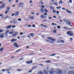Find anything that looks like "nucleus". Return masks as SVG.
<instances>
[{"mask_svg": "<svg viewBox=\"0 0 74 74\" xmlns=\"http://www.w3.org/2000/svg\"><path fill=\"white\" fill-rule=\"evenodd\" d=\"M44 11L46 13H48V12H49L48 11V10L47 9H44Z\"/></svg>", "mask_w": 74, "mask_h": 74, "instance_id": "obj_13", "label": "nucleus"}, {"mask_svg": "<svg viewBox=\"0 0 74 74\" xmlns=\"http://www.w3.org/2000/svg\"><path fill=\"white\" fill-rule=\"evenodd\" d=\"M14 41H15V39L14 38L12 39L11 40V42H14Z\"/></svg>", "mask_w": 74, "mask_h": 74, "instance_id": "obj_30", "label": "nucleus"}, {"mask_svg": "<svg viewBox=\"0 0 74 74\" xmlns=\"http://www.w3.org/2000/svg\"><path fill=\"white\" fill-rule=\"evenodd\" d=\"M66 23L67 25H70L71 22H70V21L68 20L66 21Z\"/></svg>", "mask_w": 74, "mask_h": 74, "instance_id": "obj_11", "label": "nucleus"}, {"mask_svg": "<svg viewBox=\"0 0 74 74\" xmlns=\"http://www.w3.org/2000/svg\"><path fill=\"white\" fill-rule=\"evenodd\" d=\"M67 27H63V28L64 29V30H67Z\"/></svg>", "mask_w": 74, "mask_h": 74, "instance_id": "obj_33", "label": "nucleus"}, {"mask_svg": "<svg viewBox=\"0 0 74 74\" xmlns=\"http://www.w3.org/2000/svg\"><path fill=\"white\" fill-rule=\"evenodd\" d=\"M10 8L9 7H8L7 8V11H10Z\"/></svg>", "mask_w": 74, "mask_h": 74, "instance_id": "obj_21", "label": "nucleus"}, {"mask_svg": "<svg viewBox=\"0 0 74 74\" xmlns=\"http://www.w3.org/2000/svg\"><path fill=\"white\" fill-rule=\"evenodd\" d=\"M57 27L58 29H60V26H57Z\"/></svg>", "mask_w": 74, "mask_h": 74, "instance_id": "obj_48", "label": "nucleus"}, {"mask_svg": "<svg viewBox=\"0 0 74 74\" xmlns=\"http://www.w3.org/2000/svg\"><path fill=\"white\" fill-rule=\"evenodd\" d=\"M29 3H32V1H29Z\"/></svg>", "mask_w": 74, "mask_h": 74, "instance_id": "obj_62", "label": "nucleus"}, {"mask_svg": "<svg viewBox=\"0 0 74 74\" xmlns=\"http://www.w3.org/2000/svg\"><path fill=\"white\" fill-rule=\"evenodd\" d=\"M38 74H43V72L41 71H40L38 72Z\"/></svg>", "mask_w": 74, "mask_h": 74, "instance_id": "obj_10", "label": "nucleus"}, {"mask_svg": "<svg viewBox=\"0 0 74 74\" xmlns=\"http://www.w3.org/2000/svg\"><path fill=\"white\" fill-rule=\"evenodd\" d=\"M23 5H25L24 3L21 2L19 3L18 5V7H23Z\"/></svg>", "mask_w": 74, "mask_h": 74, "instance_id": "obj_2", "label": "nucleus"}, {"mask_svg": "<svg viewBox=\"0 0 74 74\" xmlns=\"http://www.w3.org/2000/svg\"><path fill=\"white\" fill-rule=\"evenodd\" d=\"M53 3H54V5H56V6H57L58 5V3H57L56 2H54Z\"/></svg>", "mask_w": 74, "mask_h": 74, "instance_id": "obj_22", "label": "nucleus"}, {"mask_svg": "<svg viewBox=\"0 0 74 74\" xmlns=\"http://www.w3.org/2000/svg\"><path fill=\"white\" fill-rule=\"evenodd\" d=\"M40 11L41 13H44V10L43 9V8H41L40 9Z\"/></svg>", "mask_w": 74, "mask_h": 74, "instance_id": "obj_15", "label": "nucleus"}, {"mask_svg": "<svg viewBox=\"0 0 74 74\" xmlns=\"http://www.w3.org/2000/svg\"><path fill=\"white\" fill-rule=\"evenodd\" d=\"M59 4H62V1H60L59 2Z\"/></svg>", "mask_w": 74, "mask_h": 74, "instance_id": "obj_40", "label": "nucleus"}, {"mask_svg": "<svg viewBox=\"0 0 74 74\" xmlns=\"http://www.w3.org/2000/svg\"><path fill=\"white\" fill-rule=\"evenodd\" d=\"M51 37H48L47 38V39H48V40H51Z\"/></svg>", "mask_w": 74, "mask_h": 74, "instance_id": "obj_53", "label": "nucleus"}, {"mask_svg": "<svg viewBox=\"0 0 74 74\" xmlns=\"http://www.w3.org/2000/svg\"><path fill=\"white\" fill-rule=\"evenodd\" d=\"M66 11H67L68 13H69V14H71V11H69L67 9L66 10Z\"/></svg>", "mask_w": 74, "mask_h": 74, "instance_id": "obj_18", "label": "nucleus"}, {"mask_svg": "<svg viewBox=\"0 0 74 74\" xmlns=\"http://www.w3.org/2000/svg\"><path fill=\"white\" fill-rule=\"evenodd\" d=\"M16 27V26L15 25H13V26H12V28H14V27Z\"/></svg>", "mask_w": 74, "mask_h": 74, "instance_id": "obj_43", "label": "nucleus"}, {"mask_svg": "<svg viewBox=\"0 0 74 74\" xmlns=\"http://www.w3.org/2000/svg\"><path fill=\"white\" fill-rule=\"evenodd\" d=\"M23 34V32H21L20 34V35H22Z\"/></svg>", "mask_w": 74, "mask_h": 74, "instance_id": "obj_57", "label": "nucleus"}, {"mask_svg": "<svg viewBox=\"0 0 74 74\" xmlns=\"http://www.w3.org/2000/svg\"><path fill=\"white\" fill-rule=\"evenodd\" d=\"M31 13L32 14V15L35 14V13L34 12H31Z\"/></svg>", "mask_w": 74, "mask_h": 74, "instance_id": "obj_46", "label": "nucleus"}, {"mask_svg": "<svg viewBox=\"0 0 74 74\" xmlns=\"http://www.w3.org/2000/svg\"><path fill=\"white\" fill-rule=\"evenodd\" d=\"M56 32H57V31L55 29H54V30L53 31V32L54 33H56Z\"/></svg>", "mask_w": 74, "mask_h": 74, "instance_id": "obj_29", "label": "nucleus"}, {"mask_svg": "<svg viewBox=\"0 0 74 74\" xmlns=\"http://www.w3.org/2000/svg\"><path fill=\"white\" fill-rule=\"evenodd\" d=\"M3 31L1 29H0V33H2Z\"/></svg>", "mask_w": 74, "mask_h": 74, "instance_id": "obj_61", "label": "nucleus"}, {"mask_svg": "<svg viewBox=\"0 0 74 74\" xmlns=\"http://www.w3.org/2000/svg\"><path fill=\"white\" fill-rule=\"evenodd\" d=\"M38 65H39V66H44V64H38Z\"/></svg>", "mask_w": 74, "mask_h": 74, "instance_id": "obj_32", "label": "nucleus"}, {"mask_svg": "<svg viewBox=\"0 0 74 74\" xmlns=\"http://www.w3.org/2000/svg\"><path fill=\"white\" fill-rule=\"evenodd\" d=\"M12 20L13 21H17V19H16V18H13L12 19Z\"/></svg>", "mask_w": 74, "mask_h": 74, "instance_id": "obj_34", "label": "nucleus"}, {"mask_svg": "<svg viewBox=\"0 0 74 74\" xmlns=\"http://www.w3.org/2000/svg\"><path fill=\"white\" fill-rule=\"evenodd\" d=\"M65 42V41H64V40H61V42L63 43V42Z\"/></svg>", "mask_w": 74, "mask_h": 74, "instance_id": "obj_45", "label": "nucleus"}, {"mask_svg": "<svg viewBox=\"0 0 74 74\" xmlns=\"http://www.w3.org/2000/svg\"><path fill=\"white\" fill-rule=\"evenodd\" d=\"M14 47H18V45H17V43L15 42L14 44Z\"/></svg>", "mask_w": 74, "mask_h": 74, "instance_id": "obj_6", "label": "nucleus"}, {"mask_svg": "<svg viewBox=\"0 0 74 74\" xmlns=\"http://www.w3.org/2000/svg\"><path fill=\"white\" fill-rule=\"evenodd\" d=\"M20 50H21V49H20L19 50H17L16 51V52H18V51H20Z\"/></svg>", "mask_w": 74, "mask_h": 74, "instance_id": "obj_38", "label": "nucleus"}, {"mask_svg": "<svg viewBox=\"0 0 74 74\" xmlns=\"http://www.w3.org/2000/svg\"><path fill=\"white\" fill-rule=\"evenodd\" d=\"M5 70L6 71H10V69L9 68L7 69H5Z\"/></svg>", "mask_w": 74, "mask_h": 74, "instance_id": "obj_39", "label": "nucleus"}, {"mask_svg": "<svg viewBox=\"0 0 74 74\" xmlns=\"http://www.w3.org/2000/svg\"><path fill=\"white\" fill-rule=\"evenodd\" d=\"M14 15H15V14L14 13H13L12 14L11 16H14Z\"/></svg>", "mask_w": 74, "mask_h": 74, "instance_id": "obj_58", "label": "nucleus"}, {"mask_svg": "<svg viewBox=\"0 0 74 74\" xmlns=\"http://www.w3.org/2000/svg\"><path fill=\"white\" fill-rule=\"evenodd\" d=\"M43 71L44 74H48V73H47V70L45 69L43 70Z\"/></svg>", "mask_w": 74, "mask_h": 74, "instance_id": "obj_9", "label": "nucleus"}, {"mask_svg": "<svg viewBox=\"0 0 74 74\" xmlns=\"http://www.w3.org/2000/svg\"><path fill=\"white\" fill-rule=\"evenodd\" d=\"M3 48H1L0 49V51H2L3 50Z\"/></svg>", "mask_w": 74, "mask_h": 74, "instance_id": "obj_41", "label": "nucleus"}, {"mask_svg": "<svg viewBox=\"0 0 74 74\" xmlns=\"http://www.w3.org/2000/svg\"><path fill=\"white\" fill-rule=\"evenodd\" d=\"M54 72L56 74H62V70H59V69H56L54 71Z\"/></svg>", "mask_w": 74, "mask_h": 74, "instance_id": "obj_1", "label": "nucleus"}, {"mask_svg": "<svg viewBox=\"0 0 74 74\" xmlns=\"http://www.w3.org/2000/svg\"><path fill=\"white\" fill-rule=\"evenodd\" d=\"M5 69H4L2 70V71H5Z\"/></svg>", "mask_w": 74, "mask_h": 74, "instance_id": "obj_64", "label": "nucleus"}, {"mask_svg": "<svg viewBox=\"0 0 74 74\" xmlns=\"http://www.w3.org/2000/svg\"><path fill=\"white\" fill-rule=\"evenodd\" d=\"M50 8L51 10H54V8H53V7L52 6H51L50 7Z\"/></svg>", "mask_w": 74, "mask_h": 74, "instance_id": "obj_17", "label": "nucleus"}, {"mask_svg": "<svg viewBox=\"0 0 74 74\" xmlns=\"http://www.w3.org/2000/svg\"><path fill=\"white\" fill-rule=\"evenodd\" d=\"M8 11H6L5 12V14H7V13H8Z\"/></svg>", "mask_w": 74, "mask_h": 74, "instance_id": "obj_49", "label": "nucleus"}, {"mask_svg": "<svg viewBox=\"0 0 74 74\" xmlns=\"http://www.w3.org/2000/svg\"><path fill=\"white\" fill-rule=\"evenodd\" d=\"M30 36H31V37H33L34 36V34L33 33H30L29 34Z\"/></svg>", "mask_w": 74, "mask_h": 74, "instance_id": "obj_16", "label": "nucleus"}, {"mask_svg": "<svg viewBox=\"0 0 74 74\" xmlns=\"http://www.w3.org/2000/svg\"><path fill=\"white\" fill-rule=\"evenodd\" d=\"M10 32V31H9V30H7L6 31V32L5 33V34H7V33H8V32Z\"/></svg>", "mask_w": 74, "mask_h": 74, "instance_id": "obj_35", "label": "nucleus"}, {"mask_svg": "<svg viewBox=\"0 0 74 74\" xmlns=\"http://www.w3.org/2000/svg\"><path fill=\"white\" fill-rule=\"evenodd\" d=\"M0 37L1 38H3L4 36L3 35L0 34Z\"/></svg>", "mask_w": 74, "mask_h": 74, "instance_id": "obj_23", "label": "nucleus"}, {"mask_svg": "<svg viewBox=\"0 0 74 74\" xmlns=\"http://www.w3.org/2000/svg\"><path fill=\"white\" fill-rule=\"evenodd\" d=\"M56 13L58 14H59V11H56Z\"/></svg>", "mask_w": 74, "mask_h": 74, "instance_id": "obj_52", "label": "nucleus"}, {"mask_svg": "<svg viewBox=\"0 0 74 74\" xmlns=\"http://www.w3.org/2000/svg\"><path fill=\"white\" fill-rule=\"evenodd\" d=\"M43 27H45V28H46V27H47V26L44 25H43Z\"/></svg>", "mask_w": 74, "mask_h": 74, "instance_id": "obj_37", "label": "nucleus"}, {"mask_svg": "<svg viewBox=\"0 0 74 74\" xmlns=\"http://www.w3.org/2000/svg\"><path fill=\"white\" fill-rule=\"evenodd\" d=\"M54 70L53 69H51L50 70V71H49V73L50 74H53V72Z\"/></svg>", "mask_w": 74, "mask_h": 74, "instance_id": "obj_3", "label": "nucleus"}, {"mask_svg": "<svg viewBox=\"0 0 74 74\" xmlns=\"http://www.w3.org/2000/svg\"><path fill=\"white\" fill-rule=\"evenodd\" d=\"M22 20V19H21V18H18V21H21Z\"/></svg>", "mask_w": 74, "mask_h": 74, "instance_id": "obj_51", "label": "nucleus"}, {"mask_svg": "<svg viewBox=\"0 0 74 74\" xmlns=\"http://www.w3.org/2000/svg\"><path fill=\"white\" fill-rule=\"evenodd\" d=\"M9 18V16H5L4 18V20H5L6 19H7L8 18Z\"/></svg>", "mask_w": 74, "mask_h": 74, "instance_id": "obj_19", "label": "nucleus"}, {"mask_svg": "<svg viewBox=\"0 0 74 74\" xmlns=\"http://www.w3.org/2000/svg\"><path fill=\"white\" fill-rule=\"evenodd\" d=\"M73 72L71 71H70L68 72V74H72Z\"/></svg>", "mask_w": 74, "mask_h": 74, "instance_id": "obj_20", "label": "nucleus"}, {"mask_svg": "<svg viewBox=\"0 0 74 74\" xmlns=\"http://www.w3.org/2000/svg\"><path fill=\"white\" fill-rule=\"evenodd\" d=\"M56 55V54H55L54 53H53L51 55H50V56H55Z\"/></svg>", "mask_w": 74, "mask_h": 74, "instance_id": "obj_36", "label": "nucleus"}, {"mask_svg": "<svg viewBox=\"0 0 74 74\" xmlns=\"http://www.w3.org/2000/svg\"><path fill=\"white\" fill-rule=\"evenodd\" d=\"M18 35V32H16L15 34L12 36L13 37H15V36H16Z\"/></svg>", "mask_w": 74, "mask_h": 74, "instance_id": "obj_8", "label": "nucleus"}, {"mask_svg": "<svg viewBox=\"0 0 74 74\" xmlns=\"http://www.w3.org/2000/svg\"><path fill=\"white\" fill-rule=\"evenodd\" d=\"M71 32H72V31H69L66 32V34H67L69 35V34H70Z\"/></svg>", "mask_w": 74, "mask_h": 74, "instance_id": "obj_12", "label": "nucleus"}, {"mask_svg": "<svg viewBox=\"0 0 74 74\" xmlns=\"http://www.w3.org/2000/svg\"><path fill=\"white\" fill-rule=\"evenodd\" d=\"M50 40H51V41H54L56 40H55V39H53L51 38Z\"/></svg>", "mask_w": 74, "mask_h": 74, "instance_id": "obj_28", "label": "nucleus"}, {"mask_svg": "<svg viewBox=\"0 0 74 74\" xmlns=\"http://www.w3.org/2000/svg\"><path fill=\"white\" fill-rule=\"evenodd\" d=\"M46 41H47L48 42H50V41L49 40H46Z\"/></svg>", "mask_w": 74, "mask_h": 74, "instance_id": "obj_56", "label": "nucleus"}, {"mask_svg": "<svg viewBox=\"0 0 74 74\" xmlns=\"http://www.w3.org/2000/svg\"><path fill=\"white\" fill-rule=\"evenodd\" d=\"M16 23V21H14L13 22V23L14 24V23Z\"/></svg>", "mask_w": 74, "mask_h": 74, "instance_id": "obj_59", "label": "nucleus"}, {"mask_svg": "<svg viewBox=\"0 0 74 74\" xmlns=\"http://www.w3.org/2000/svg\"><path fill=\"white\" fill-rule=\"evenodd\" d=\"M13 33H14V32H11L9 33V34H12Z\"/></svg>", "mask_w": 74, "mask_h": 74, "instance_id": "obj_27", "label": "nucleus"}, {"mask_svg": "<svg viewBox=\"0 0 74 74\" xmlns=\"http://www.w3.org/2000/svg\"><path fill=\"white\" fill-rule=\"evenodd\" d=\"M5 6V3H3L1 6V8H3Z\"/></svg>", "mask_w": 74, "mask_h": 74, "instance_id": "obj_5", "label": "nucleus"}, {"mask_svg": "<svg viewBox=\"0 0 74 74\" xmlns=\"http://www.w3.org/2000/svg\"><path fill=\"white\" fill-rule=\"evenodd\" d=\"M26 64H30L31 63H33V61L32 60H31L30 61H26Z\"/></svg>", "mask_w": 74, "mask_h": 74, "instance_id": "obj_4", "label": "nucleus"}, {"mask_svg": "<svg viewBox=\"0 0 74 74\" xmlns=\"http://www.w3.org/2000/svg\"><path fill=\"white\" fill-rule=\"evenodd\" d=\"M42 8H45V6H44L42 5Z\"/></svg>", "mask_w": 74, "mask_h": 74, "instance_id": "obj_63", "label": "nucleus"}, {"mask_svg": "<svg viewBox=\"0 0 74 74\" xmlns=\"http://www.w3.org/2000/svg\"><path fill=\"white\" fill-rule=\"evenodd\" d=\"M43 21V22H47V20H44Z\"/></svg>", "mask_w": 74, "mask_h": 74, "instance_id": "obj_55", "label": "nucleus"}, {"mask_svg": "<svg viewBox=\"0 0 74 74\" xmlns=\"http://www.w3.org/2000/svg\"><path fill=\"white\" fill-rule=\"evenodd\" d=\"M73 35V34L71 33L70 34H68V36H72Z\"/></svg>", "mask_w": 74, "mask_h": 74, "instance_id": "obj_31", "label": "nucleus"}, {"mask_svg": "<svg viewBox=\"0 0 74 74\" xmlns=\"http://www.w3.org/2000/svg\"><path fill=\"white\" fill-rule=\"evenodd\" d=\"M44 15H47V13H45L44 14Z\"/></svg>", "mask_w": 74, "mask_h": 74, "instance_id": "obj_60", "label": "nucleus"}, {"mask_svg": "<svg viewBox=\"0 0 74 74\" xmlns=\"http://www.w3.org/2000/svg\"><path fill=\"white\" fill-rule=\"evenodd\" d=\"M34 17L32 16L31 17V19H34Z\"/></svg>", "mask_w": 74, "mask_h": 74, "instance_id": "obj_44", "label": "nucleus"}, {"mask_svg": "<svg viewBox=\"0 0 74 74\" xmlns=\"http://www.w3.org/2000/svg\"><path fill=\"white\" fill-rule=\"evenodd\" d=\"M36 66H34L32 68V70H34L35 69H36Z\"/></svg>", "mask_w": 74, "mask_h": 74, "instance_id": "obj_24", "label": "nucleus"}, {"mask_svg": "<svg viewBox=\"0 0 74 74\" xmlns=\"http://www.w3.org/2000/svg\"><path fill=\"white\" fill-rule=\"evenodd\" d=\"M69 3H72V0H69Z\"/></svg>", "mask_w": 74, "mask_h": 74, "instance_id": "obj_50", "label": "nucleus"}, {"mask_svg": "<svg viewBox=\"0 0 74 74\" xmlns=\"http://www.w3.org/2000/svg\"><path fill=\"white\" fill-rule=\"evenodd\" d=\"M11 25H8V26H6V29H10V28H11Z\"/></svg>", "mask_w": 74, "mask_h": 74, "instance_id": "obj_7", "label": "nucleus"}, {"mask_svg": "<svg viewBox=\"0 0 74 74\" xmlns=\"http://www.w3.org/2000/svg\"><path fill=\"white\" fill-rule=\"evenodd\" d=\"M71 29L70 28H69L68 27H67V29L68 30H71Z\"/></svg>", "mask_w": 74, "mask_h": 74, "instance_id": "obj_25", "label": "nucleus"}, {"mask_svg": "<svg viewBox=\"0 0 74 74\" xmlns=\"http://www.w3.org/2000/svg\"><path fill=\"white\" fill-rule=\"evenodd\" d=\"M18 15H19V12H17L15 14V15L16 16H18Z\"/></svg>", "mask_w": 74, "mask_h": 74, "instance_id": "obj_14", "label": "nucleus"}, {"mask_svg": "<svg viewBox=\"0 0 74 74\" xmlns=\"http://www.w3.org/2000/svg\"><path fill=\"white\" fill-rule=\"evenodd\" d=\"M32 26L33 27H36V26H35V25H33Z\"/></svg>", "mask_w": 74, "mask_h": 74, "instance_id": "obj_54", "label": "nucleus"}, {"mask_svg": "<svg viewBox=\"0 0 74 74\" xmlns=\"http://www.w3.org/2000/svg\"><path fill=\"white\" fill-rule=\"evenodd\" d=\"M51 61L49 60H47L46 61V62H48V63H50L51 62Z\"/></svg>", "mask_w": 74, "mask_h": 74, "instance_id": "obj_42", "label": "nucleus"}, {"mask_svg": "<svg viewBox=\"0 0 74 74\" xmlns=\"http://www.w3.org/2000/svg\"><path fill=\"white\" fill-rule=\"evenodd\" d=\"M40 18L41 19H43V17H44V16L43 15H41L40 16Z\"/></svg>", "mask_w": 74, "mask_h": 74, "instance_id": "obj_26", "label": "nucleus"}, {"mask_svg": "<svg viewBox=\"0 0 74 74\" xmlns=\"http://www.w3.org/2000/svg\"><path fill=\"white\" fill-rule=\"evenodd\" d=\"M17 71H22V70H20L19 69H17L16 70Z\"/></svg>", "mask_w": 74, "mask_h": 74, "instance_id": "obj_47", "label": "nucleus"}]
</instances>
